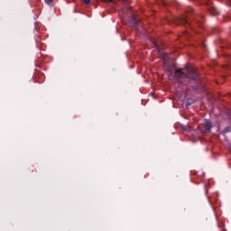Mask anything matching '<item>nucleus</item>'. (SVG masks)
Segmentation results:
<instances>
[{
    "label": "nucleus",
    "mask_w": 231,
    "mask_h": 231,
    "mask_svg": "<svg viewBox=\"0 0 231 231\" xmlns=\"http://www.w3.org/2000/svg\"><path fill=\"white\" fill-rule=\"evenodd\" d=\"M224 133H230V126H226L225 129H224Z\"/></svg>",
    "instance_id": "0eeeda50"
},
{
    "label": "nucleus",
    "mask_w": 231,
    "mask_h": 231,
    "mask_svg": "<svg viewBox=\"0 0 231 231\" xmlns=\"http://www.w3.org/2000/svg\"><path fill=\"white\" fill-rule=\"evenodd\" d=\"M210 14H213V15H219V11H217V9H216L215 7H212L210 9Z\"/></svg>",
    "instance_id": "39448f33"
},
{
    "label": "nucleus",
    "mask_w": 231,
    "mask_h": 231,
    "mask_svg": "<svg viewBox=\"0 0 231 231\" xmlns=\"http://www.w3.org/2000/svg\"><path fill=\"white\" fill-rule=\"evenodd\" d=\"M85 5H91V0H82Z\"/></svg>",
    "instance_id": "6e6552de"
},
{
    "label": "nucleus",
    "mask_w": 231,
    "mask_h": 231,
    "mask_svg": "<svg viewBox=\"0 0 231 231\" xmlns=\"http://www.w3.org/2000/svg\"><path fill=\"white\" fill-rule=\"evenodd\" d=\"M193 23L199 26H201V24L205 23V18L203 16H197L193 19Z\"/></svg>",
    "instance_id": "7ed1b4c3"
},
{
    "label": "nucleus",
    "mask_w": 231,
    "mask_h": 231,
    "mask_svg": "<svg viewBox=\"0 0 231 231\" xmlns=\"http://www.w3.org/2000/svg\"><path fill=\"white\" fill-rule=\"evenodd\" d=\"M122 3H127V0H120Z\"/></svg>",
    "instance_id": "f8f14e48"
},
{
    "label": "nucleus",
    "mask_w": 231,
    "mask_h": 231,
    "mask_svg": "<svg viewBox=\"0 0 231 231\" xmlns=\"http://www.w3.org/2000/svg\"><path fill=\"white\" fill-rule=\"evenodd\" d=\"M175 23H177L180 26H192V23H190V21L187 20L185 17L183 16H180L175 18Z\"/></svg>",
    "instance_id": "f03ea898"
},
{
    "label": "nucleus",
    "mask_w": 231,
    "mask_h": 231,
    "mask_svg": "<svg viewBox=\"0 0 231 231\" xmlns=\"http://www.w3.org/2000/svg\"><path fill=\"white\" fill-rule=\"evenodd\" d=\"M154 46H155V48H158V45L156 43H154Z\"/></svg>",
    "instance_id": "ddd939ff"
},
{
    "label": "nucleus",
    "mask_w": 231,
    "mask_h": 231,
    "mask_svg": "<svg viewBox=\"0 0 231 231\" xmlns=\"http://www.w3.org/2000/svg\"><path fill=\"white\" fill-rule=\"evenodd\" d=\"M45 3L47 5H51V3H53V0H45Z\"/></svg>",
    "instance_id": "1a4fd4ad"
},
{
    "label": "nucleus",
    "mask_w": 231,
    "mask_h": 231,
    "mask_svg": "<svg viewBox=\"0 0 231 231\" xmlns=\"http://www.w3.org/2000/svg\"><path fill=\"white\" fill-rule=\"evenodd\" d=\"M168 72L172 75V73H174V69L171 66L168 67Z\"/></svg>",
    "instance_id": "423d86ee"
},
{
    "label": "nucleus",
    "mask_w": 231,
    "mask_h": 231,
    "mask_svg": "<svg viewBox=\"0 0 231 231\" xmlns=\"http://www.w3.org/2000/svg\"><path fill=\"white\" fill-rule=\"evenodd\" d=\"M174 77L184 84V86H189V82H199V76L198 72L192 68H185V69H179L174 71Z\"/></svg>",
    "instance_id": "f257e3e1"
},
{
    "label": "nucleus",
    "mask_w": 231,
    "mask_h": 231,
    "mask_svg": "<svg viewBox=\"0 0 231 231\" xmlns=\"http://www.w3.org/2000/svg\"><path fill=\"white\" fill-rule=\"evenodd\" d=\"M205 129H206V131L210 133V130L212 129V123L210 121L205 122Z\"/></svg>",
    "instance_id": "20e7f679"
},
{
    "label": "nucleus",
    "mask_w": 231,
    "mask_h": 231,
    "mask_svg": "<svg viewBox=\"0 0 231 231\" xmlns=\"http://www.w3.org/2000/svg\"><path fill=\"white\" fill-rule=\"evenodd\" d=\"M193 89H194L195 91H198V87H193Z\"/></svg>",
    "instance_id": "9b49d317"
},
{
    "label": "nucleus",
    "mask_w": 231,
    "mask_h": 231,
    "mask_svg": "<svg viewBox=\"0 0 231 231\" xmlns=\"http://www.w3.org/2000/svg\"><path fill=\"white\" fill-rule=\"evenodd\" d=\"M226 59L227 62H231V56L230 55H227L226 57Z\"/></svg>",
    "instance_id": "9d476101"
}]
</instances>
